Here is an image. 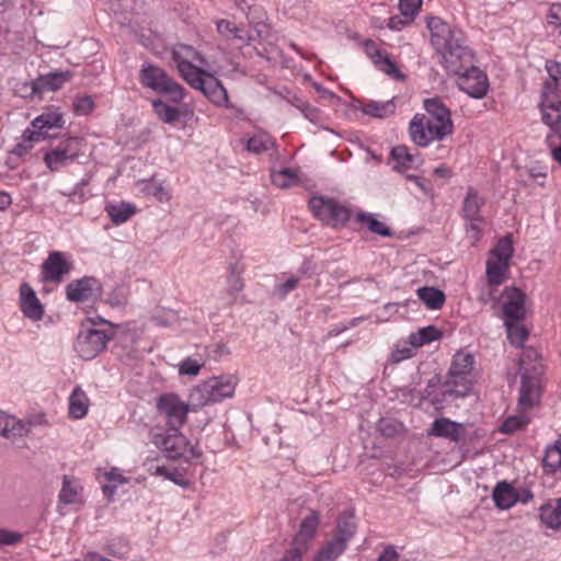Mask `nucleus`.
<instances>
[{"instance_id":"obj_1","label":"nucleus","mask_w":561,"mask_h":561,"mask_svg":"<svg viewBox=\"0 0 561 561\" xmlns=\"http://www.w3.org/2000/svg\"><path fill=\"white\" fill-rule=\"evenodd\" d=\"M431 43L440 55L445 68L450 72H459L473 60V54L465 45L461 30L454 27L438 16L427 19Z\"/></svg>"},{"instance_id":"obj_2","label":"nucleus","mask_w":561,"mask_h":561,"mask_svg":"<svg viewBox=\"0 0 561 561\" xmlns=\"http://www.w3.org/2000/svg\"><path fill=\"white\" fill-rule=\"evenodd\" d=\"M474 357L469 353L458 352L454 355L447 380L442 385V396L466 397L472 388Z\"/></svg>"},{"instance_id":"obj_3","label":"nucleus","mask_w":561,"mask_h":561,"mask_svg":"<svg viewBox=\"0 0 561 561\" xmlns=\"http://www.w3.org/2000/svg\"><path fill=\"white\" fill-rule=\"evenodd\" d=\"M237 386L234 376L213 377L194 387L190 393L193 411L233 396Z\"/></svg>"},{"instance_id":"obj_4","label":"nucleus","mask_w":561,"mask_h":561,"mask_svg":"<svg viewBox=\"0 0 561 561\" xmlns=\"http://www.w3.org/2000/svg\"><path fill=\"white\" fill-rule=\"evenodd\" d=\"M116 329L114 324L105 329L82 324L75 343L76 352L84 360L95 358L106 348L107 343L116 337Z\"/></svg>"},{"instance_id":"obj_5","label":"nucleus","mask_w":561,"mask_h":561,"mask_svg":"<svg viewBox=\"0 0 561 561\" xmlns=\"http://www.w3.org/2000/svg\"><path fill=\"white\" fill-rule=\"evenodd\" d=\"M151 442L164 453L167 458L172 460L183 457L194 459L202 457V451L197 446H190V442L180 433V428L152 432Z\"/></svg>"},{"instance_id":"obj_6","label":"nucleus","mask_w":561,"mask_h":561,"mask_svg":"<svg viewBox=\"0 0 561 561\" xmlns=\"http://www.w3.org/2000/svg\"><path fill=\"white\" fill-rule=\"evenodd\" d=\"M139 81L144 87L168 95L172 102L179 103L184 99L183 88L164 69L156 65H144L139 71Z\"/></svg>"},{"instance_id":"obj_7","label":"nucleus","mask_w":561,"mask_h":561,"mask_svg":"<svg viewBox=\"0 0 561 561\" xmlns=\"http://www.w3.org/2000/svg\"><path fill=\"white\" fill-rule=\"evenodd\" d=\"M83 146L84 139L82 137L69 136L62 138L44 153L43 161L51 172H58L82 154Z\"/></svg>"},{"instance_id":"obj_8","label":"nucleus","mask_w":561,"mask_h":561,"mask_svg":"<svg viewBox=\"0 0 561 561\" xmlns=\"http://www.w3.org/2000/svg\"><path fill=\"white\" fill-rule=\"evenodd\" d=\"M453 133L454 130H448L447 124L425 118V114H415L409 124L410 138L419 147H427L433 141H442Z\"/></svg>"},{"instance_id":"obj_9","label":"nucleus","mask_w":561,"mask_h":561,"mask_svg":"<svg viewBox=\"0 0 561 561\" xmlns=\"http://www.w3.org/2000/svg\"><path fill=\"white\" fill-rule=\"evenodd\" d=\"M522 385L518 398V408L520 411L533 409L540 399V378L543 374V367L540 362H534L530 365H519Z\"/></svg>"},{"instance_id":"obj_10","label":"nucleus","mask_w":561,"mask_h":561,"mask_svg":"<svg viewBox=\"0 0 561 561\" xmlns=\"http://www.w3.org/2000/svg\"><path fill=\"white\" fill-rule=\"evenodd\" d=\"M309 207L319 220L333 228L345 226L351 218L350 209L331 197L312 196Z\"/></svg>"},{"instance_id":"obj_11","label":"nucleus","mask_w":561,"mask_h":561,"mask_svg":"<svg viewBox=\"0 0 561 561\" xmlns=\"http://www.w3.org/2000/svg\"><path fill=\"white\" fill-rule=\"evenodd\" d=\"M157 409L167 420L169 428H181L187 419V413L193 410L191 402L185 403L178 394L164 393L157 401Z\"/></svg>"},{"instance_id":"obj_12","label":"nucleus","mask_w":561,"mask_h":561,"mask_svg":"<svg viewBox=\"0 0 561 561\" xmlns=\"http://www.w3.org/2000/svg\"><path fill=\"white\" fill-rule=\"evenodd\" d=\"M458 76V88L473 99H482L489 89V80L486 75L478 67L473 66V60L454 72Z\"/></svg>"},{"instance_id":"obj_13","label":"nucleus","mask_w":561,"mask_h":561,"mask_svg":"<svg viewBox=\"0 0 561 561\" xmlns=\"http://www.w3.org/2000/svg\"><path fill=\"white\" fill-rule=\"evenodd\" d=\"M62 125V114L55 110H48L32 121L31 127L23 131V139L27 141H42L53 138L54 135H50L48 130L61 128Z\"/></svg>"},{"instance_id":"obj_14","label":"nucleus","mask_w":561,"mask_h":561,"mask_svg":"<svg viewBox=\"0 0 561 561\" xmlns=\"http://www.w3.org/2000/svg\"><path fill=\"white\" fill-rule=\"evenodd\" d=\"M101 294L100 282L91 276L70 282L66 287V297L72 302H82L95 299Z\"/></svg>"},{"instance_id":"obj_15","label":"nucleus","mask_w":561,"mask_h":561,"mask_svg":"<svg viewBox=\"0 0 561 561\" xmlns=\"http://www.w3.org/2000/svg\"><path fill=\"white\" fill-rule=\"evenodd\" d=\"M539 107L542 122L550 127V135H561V100L559 94L541 92Z\"/></svg>"},{"instance_id":"obj_16","label":"nucleus","mask_w":561,"mask_h":561,"mask_svg":"<svg viewBox=\"0 0 561 561\" xmlns=\"http://www.w3.org/2000/svg\"><path fill=\"white\" fill-rule=\"evenodd\" d=\"M71 270L65 253L53 251L42 264V278L44 282L60 283Z\"/></svg>"},{"instance_id":"obj_17","label":"nucleus","mask_w":561,"mask_h":561,"mask_svg":"<svg viewBox=\"0 0 561 561\" xmlns=\"http://www.w3.org/2000/svg\"><path fill=\"white\" fill-rule=\"evenodd\" d=\"M503 320L523 321L526 318V295L516 287H507L503 293Z\"/></svg>"},{"instance_id":"obj_18","label":"nucleus","mask_w":561,"mask_h":561,"mask_svg":"<svg viewBox=\"0 0 561 561\" xmlns=\"http://www.w3.org/2000/svg\"><path fill=\"white\" fill-rule=\"evenodd\" d=\"M20 309L24 317L32 321L43 319L44 306L27 283H22L20 286Z\"/></svg>"},{"instance_id":"obj_19","label":"nucleus","mask_w":561,"mask_h":561,"mask_svg":"<svg viewBox=\"0 0 561 561\" xmlns=\"http://www.w3.org/2000/svg\"><path fill=\"white\" fill-rule=\"evenodd\" d=\"M428 435L458 443L466 435V426L450 419L439 417L432 423Z\"/></svg>"},{"instance_id":"obj_20","label":"nucleus","mask_w":561,"mask_h":561,"mask_svg":"<svg viewBox=\"0 0 561 561\" xmlns=\"http://www.w3.org/2000/svg\"><path fill=\"white\" fill-rule=\"evenodd\" d=\"M217 31L226 41L237 45L239 48L250 44L252 35L243 26H238L236 23L228 20H220L217 22Z\"/></svg>"},{"instance_id":"obj_21","label":"nucleus","mask_w":561,"mask_h":561,"mask_svg":"<svg viewBox=\"0 0 561 561\" xmlns=\"http://www.w3.org/2000/svg\"><path fill=\"white\" fill-rule=\"evenodd\" d=\"M71 78L70 71L50 72L39 76L31 82L32 94L41 95L45 91H57Z\"/></svg>"},{"instance_id":"obj_22","label":"nucleus","mask_w":561,"mask_h":561,"mask_svg":"<svg viewBox=\"0 0 561 561\" xmlns=\"http://www.w3.org/2000/svg\"><path fill=\"white\" fill-rule=\"evenodd\" d=\"M354 517V513L351 511L341 514L337 518L336 527L331 538L339 545L343 546L344 549L347 548L350 540L356 534L357 525Z\"/></svg>"},{"instance_id":"obj_23","label":"nucleus","mask_w":561,"mask_h":561,"mask_svg":"<svg viewBox=\"0 0 561 561\" xmlns=\"http://www.w3.org/2000/svg\"><path fill=\"white\" fill-rule=\"evenodd\" d=\"M424 108L426 111L425 118L433 119L439 124H447L448 130H454L450 111L438 98L425 99Z\"/></svg>"},{"instance_id":"obj_24","label":"nucleus","mask_w":561,"mask_h":561,"mask_svg":"<svg viewBox=\"0 0 561 561\" xmlns=\"http://www.w3.org/2000/svg\"><path fill=\"white\" fill-rule=\"evenodd\" d=\"M199 91L215 105L222 106L228 103V94L221 82L213 75L206 76Z\"/></svg>"},{"instance_id":"obj_25","label":"nucleus","mask_w":561,"mask_h":561,"mask_svg":"<svg viewBox=\"0 0 561 561\" xmlns=\"http://www.w3.org/2000/svg\"><path fill=\"white\" fill-rule=\"evenodd\" d=\"M541 523L553 530L561 529V497L549 500L539 507Z\"/></svg>"},{"instance_id":"obj_26","label":"nucleus","mask_w":561,"mask_h":561,"mask_svg":"<svg viewBox=\"0 0 561 561\" xmlns=\"http://www.w3.org/2000/svg\"><path fill=\"white\" fill-rule=\"evenodd\" d=\"M492 497L495 506L501 510H508L518 501L516 490L506 481L496 484Z\"/></svg>"},{"instance_id":"obj_27","label":"nucleus","mask_w":561,"mask_h":561,"mask_svg":"<svg viewBox=\"0 0 561 561\" xmlns=\"http://www.w3.org/2000/svg\"><path fill=\"white\" fill-rule=\"evenodd\" d=\"M89 399L80 386H77L69 397V415L79 420L87 415Z\"/></svg>"},{"instance_id":"obj_28","label":"nucleus","mask_w":561,"mask_h":561,"mask_svg":"<svg viewBox=\"0 0 561 561\" xmlns=\"http://www.w3.org/2000/svg\"><path fill=\"white\" fill-rule=\"evenodd\" d=\"M172 59L176 64L178 69H181L182 66L193 65L194 61L204 64V58L202 55L192 46L185 44L176 45L173 48Z\"/></svg>"},{"instance_id":"obj_29","label":"nucleus","mask_w":561,"mask_h":561,"mask_svg":"<svg viewBox=\"0 0 561 561\" xmlns=\"http://www.w3.org/2000/svg\"><path fill=\"white\" fill-rule=\"evenodd\" d=\"M390 157L394 161L393 170L398 172H404L411 169L417 159V156L412 154L410 149L404 145L393 147Z\"/></svg>"},{"instance_id":"obj_30","label":"nucleus","mask_w":561,"mask_h":561,"mask_svg":"<svg viewBox=\"0 0 561 561\" xmlns=\"http://www.w3.org/2000/svg\"><path fill=\"white\" fill-rule=\"evenodd\" d=\"M546 70L549 75V79L543 82L541 92H546V94H559V87L561 82V62L556 60H547Z\"/></svg>"},{"instance_id":"obj_31","label":"nucleus","mask_w":561,"mask_h":561,"mask_svg":"<svg viewBox=\"0 0 561 561\" xmlns=\"http://www.w3.org/2000/svg\"><path fill=\"white\" fill-rule=\"evenodd\" d=\"M483 203V199L479 196L477 191L472 187H469L462 205L465 219L480 220V210Z\"/></svg>"},{"instance_id":"obj_32","label":"nucleus","mask_w":561,"mask_h":561,"mask_svg":"<svg viewBox=\"0 0 561 561\" xmlns=\"http://www.w3.org/2000/svg\"><path fill=\"white\" fill-rule=\"evenodd\" d=\"M117 343L114 346V352L119 358L131 359L136 357L137 348L135 347L136 335L131 332H124L121 336H116Z\"/></svg>"},{"instance_id":"obj_33","label":"nucleus","mask_w":561,"mask_h":561,"mask_svg":"<svg viewBox=\"0 0 561 561\" xmlns=\"http://www.w3.org/2000/svg\"><path fill=\"white\" fill-rule=\"evenodd\" d=\"M542 463L547 473L561 470V437L546 448Z\"/></svg>"},{"instance_id":"obj_34","label":"nucleus","mask_w":561,"mask_h":561,"mask_svg":"<svg viewBox=\"0 0 561 561\" xmlns=\"http://www.w3.org/2000/svg\"><path fill=\"white\" fill-rule=\"evenodd\" d=\"M508 270V262L490 257L486 261V278L491 286H500L504 282V275Z\"/></svg>"},{"instance_id":"obj_35","label":"nucleus","mask_w":561,"mask_h":561,"mask_svg":"<svg viewBox=\"0 0 561 561\" xmlns=\"http://www.w3.org/2000/svg\"><path fill=\"white\" fill-rule=\"evenodd\" d=\"M442 332L434 325H427L419 329L416 332L409 335V343L413 347H421L433 341L439 340Z\"/></svg>"},{"instance_id":"obj_36","label":"nucleus","mask_w":561,"mask_h":561,"mask_svg":"<svg viewBox=\"0 0 561 561\" xmlns=\"http://www.w3.org/2000/svg\"><path fill=\"white\" fill-rule=\"evenodd\" d=\"M417 296L432 310L440 309L445 302V294L435 287L419 288Z\"/></svg>"},{"instance_id":"obj_37","label":"nucleus","mask_w":561,"mask_h":561,"mask_svg":"<svg viewBox=\"0 0 561 561\" xmlns=\"http://www.w3.org/2000/svg\"><path fill=\"white\" fill-rule=\"evenodd\" d=\"M362 111L363 113L373 117L385 118L394 113L396 104L393 100H388L385 102L369 101L363 105Z\"/></svg>"},{"instance_id":"obj_38","label":"nucleus","mask_w":561,"mask_h":561,"mask_svg":"<svg viewBox=\"0 0 561 561\" xmlns=\"http://www.w3.org/2000/svg\"><path fill=\"white\" fill-rule=\"evenodd\" d=\"M504 325L506 328L507 339L511 344L517 347L523 346L529 335V332L522 323V321L505 320Z\"/></svg>"},{"instance_id":"obj_39","label":"nucleus","mask_w":561,"mask_h":561,"mask_svg":"<svg viewBox=\"0 0 561 561\" xmlns=\"http://www.w3.org/2000/svg\"><path fill=\"white\" fill-rule=\"evenodd\" d=\"M182 78L194 89L199 90L204 83V79L209 73L205 70L194 66L186 65L182 66L181 69H178Z\"/></svg>"},{"instance_id":"obj_40","label":"nucleus","mask_w":561,"mask_h":561,"mask_svg":"<svg viewBox=\"0 0 561 561\" xmlns=\"http://www.w3.org/2000/svg\"><path fill=\"white\" fill-rule=\"evenodd\" d=\"M356 220L360 224H364L371 232L379 234L381 237H391L392 232L386 224L379 221L373 214L369 213H358L356 215Z\"/></svg>"},{"instance_id":"obj_41","label":"nucleus","mask_w":561,"mask_h":561,"mask_svg":"<svg viewBox=\"0 0 561 561\" xmlns=\"http://www.w3.org/2000/svg\"><path fill=\"white\" fill-rule=\"evenodd\" d=\"M345 550L343 546L330 539L319 549L313 561H336Z\"/></svg>"},{"instance_id":"obj_42","label":"nucleus","mask_w":561,"mask_h":561,"mask_svg":"<svg viewBox=\"0 0 561 561\" xmlns=\"http://www.w3.org/2000/svg\"><path fill=\"white\" fill-rule=\"evenodd\" d=\"M106 210L115 225L126 222L135 214V207L126 203L110 205Z\"/></svg>"},{"instance_id":"obj_43","label":"nucleus","mask_w":561,"mask_h":561,"mask_svg":"<svg viewBox=\"0 0 561 561\" xmlns=\"http://www.w3.org/2000/svg\"><path fill=\"white\" fill-rule=\"evenodd\" d=\"M152 107L157 116L167 124H172L180 117V112L176 107L164 103L161 100L152 101Z\"/></svg>"},{"instance_id":"obj_44","label":"nucleus","mask_w":561,"mask_h":561,"mask_svg":"<svg viewBox=\"0 0 561 561\" xmlns=\"http://www.w3.org/2000/svg\"><path fill=\"white\" fill-rule=\"evenodd\" d=\"M319 522L320 516L318 512L311 511L310 514L301 520L298 536L302 540L311 539L316 534Z\"/></svg>"},{"instance_id":"obj_45","label":"nucleus","mask_w":561,"mask_h":561,"mask_svg":"<svg viewBox=\"0 0 561 561\" xmlns=\"http://www.w3.org/2000/svg\"><path fill=\"white\" fill-rule=\"evenodd\" d=\"M272 184L279 188H288L294 185L298 179L295 171L285 168L279 171L272 172L271 174Z\"/></svg>"},{"instance_id":"obj_46","label":"nucleus","mask_w":561,"mask_h":561,"mask_svg":"<svg viewBox=\"0 0 561 561\" xmlns=\"http://www.w3.org/2000/svg\"><path fill=\"white\" fill-rule=\"evenodd\" d=\"M513 252L514 249L511 236H505L499 240L494 249L491 251V257L510 262Z\"/></svg>"},{"instance_id":"obj_47","label":"nucleus","mask_w":561,"mask_h":561,"mask_svg":"<svg viewBox=\"0 0 561 561\" xmlns=\"http://www.w3.org/2000/svg\"><path fill=\"white\" fill-rule=\"evenodd\" d=\"M273 145L274 142L267 134H256L248 140L247 149L259 154L267 151Z\"/></svg>"},{"instance_id":"obj_48","label":"nucleus","mask_w":561,"mask_h":561,"mask_svg":"<svg viewBox=\"0 0 561 561\" xmlns=\"http://www.w3.org/2000/svg\"><path fill=\"white\" fill-rule=\"evenodd\" d=\"M528 422H529V419L524 414L510 416L500 426V432L505 433V434H513V433L526 427Z\"/></svg>"},{"instance_id":"obj_49","label":"nucleus","mask_w":561,"mask_h":561,"mask_svg":"<svg viewBox=\"0 0 561 561\" xmlns=\"http://www.w3.org/2000/svg\"><path fill=\"white\" fill-rule=\"evenodd\" d=\"M440 386V378L438 376L432 377L426 388L423 392H421L420 401H428L431 404H437L440 403V398L437 392V388Z\"/></svg>"},{"instance_id":"obj_50","label":"nucleus","mask_w":561,"mask_h":561,"mask_svg":"<svg viewBox=\"0 0 561 561\" xmlns=\"http://www.w3.org/2000/svg\"><path fill=\"white\" fill-rule=\"evenodd\" d=\"M229 271L228 290L231 295L238 294L243 289V280L241 277L243 268L239 267L238 264H231Z\"/></svg>"},{"instance_id":"obj_51","label":"nucleus","mask_w":561,"mask_h":561,"mask_svg":"<svg viewBox=\"0 0 561 561\" xmlns=\"http://www.w3.org/2000/svg\"><path fill=\"white\" fill-rule=\"evenodd\" d=\"M380 71L390 76L393 79H403V73L398 69L396 62L386 54L376 65Z\"/></svg>"},{"instance_id":"obj_52","label":"nucleus","mask_w":561,"mask_h":561,"mask_svg":"<svg viewBox=\"0 0 561 561\" xmlns=\"http://www.w3.org/2000/svg\"><path fill=\"white\" fill-rule=\"evenodd\" d=\"M28 432V426L24 424L22 421L15 419L14 416H9L8 420V431L5 432L4 436L5 438H13V437H22L26 435Z\"/></svg>"},{"instance_id":"obj_53","label":"nucleus","mask_w":561,"mask_h":561,"mask_svg":"<svg viewBox=\"0 0 561 561\" xmlns=\"http://www.w3.org/2000/svg\"><path fill=\"white\" fill-rule=\"evenodd\" d=\"M77 489L72 485V481L67 476L64 477L62 488L59 493V500L64 504H72L77 501Z\"/></svg>"},{"instance_id":"obj_54","label":"nucleus","mask_w":561,"mask_h":561,"mask_svg":"<svg viewBox=\"0 0 561 561\" xmlns=\"http://www.w3.org/2000/svg\"><path fill=\"white\" fill-rule=\"evenodd\" d=\"M402 430V424L393 419H380L378 431L386 437H393Z\"/></svg>"},{"instance_id":"obj_55","label":"nucleus","mask_w":561,"mask_h":561,"mask_svg":"<svg viewBox=\"0 0 561 561\" xmlns=\"http://www.w3.org/2000/svg\"><path fill=\"white\" fill-rule=\"evenodd\" d=\"M94 108V100L90 95L78 96L73 102V110L78 115H88Z\"/></svg>"},{"instance_id":"obj_56","label":"nucleus","mask_w":561,"mask_h":561,"mask_svg":"<svg viewBox=\"0 0 561 561\" xmlns=\"http://www.w3.org/2000/svg\"><path fill=\"white\" fill-rule=\"evenodd\" d=\"M422 5V0H399V9L404 18L413 20Z\"/></svg>"},{"instance_id":"obj_57","label":"nucleus","mask_w":561,"mask_h":561,"mask_svg":"<svg viewBox=\"0 0 561 561\" xmlns=\"http://www.w3.org/2000/svg\"><path fill=\"white\" fill-rule=\"evenodd\" d=\"M203 364L191 357L185 358L179 366V373L181 375L196 376L198 375Z\"/></svg>"},{"instance_id":"obj_58","label":"nucleus","mask_w":561,"mask_h":561,"mask_svg":"<svg viewBox=\"0 0 561 561\" xmlns=\"http://www.w3.org/2000/svg\"><path fill=\"white\" fill-rule=\"evenodd\" d=\"M145 192L149 195H153L160 202L169 201L170 198L168 191L162 186V184L154 181L146 184Z\"/></svg>"},{"instance_id":"obj_59","label":"nucleus","mask_w":561,"mask_h":561,"mask_svg":"<svg viewBox=\"0 0 561 561\" xmlns=\"http://www.w3.org/2000/svg\"><path fill=\"white\" fill-rule=\"evenodd\" d=\"M364 48L365 53L371 59L374 65H376L387 54L386 51L379 49L377 44L371 39L365 41Z\"/></svg>"},{"instance_id":"obj_60","label":"nucleus","mask_w":561,"mask_h":561,"mask_svg":"<svg viewBox=\"0 0 561 561\" xmlns=\"http://www.w3.org/2000/svg\"><path fill=\"white\" fill-rule=\"evenodd\" d=\"M497 287L489 285V288L479 295V301L483 305L491 304L492 308H495L499 302Z\"/></svg>"},{"instance_id":"obj_61","label":"nucleus","mask_w":561,"mask_h":561,"mask_svg":"<svg viewBox=\"0 0 561 561\" xmlns=\"http://www.w3.org/2000/svg\"><path fill=\"white\" fill-rule=\"evenodd\" d=\"M298 283L299 278L291 276L286 282L278 284L275 287V293L276 295H278L279 298H285L288 295V293H290L297 287Z\"/></svg>"},{"instance_id":"obj_62","label":"nucleus","mask_w":561,"mask_h":561,"mask_svg":"<svg viewBox=\"0 0 561 561\" xmlns=\"http://www.w3.org/2000/svg\"><path fill=\"white\" fill-rule=\"evenodd\" d=\"M547 144L551 149L553 159L561 164V135H548Z\"/></svg>"},{"instance_id":"obj_63","label":"nucleus","mask_w":561,"mask_h":561,"mask_svg":"<svg viewBox=\"0 0 561 561\" xmlns=\"http://www.w3.org/2000/svg\"><path fill=\"white\" fill-rule=\"evenodd\" d=\"M468 221L467 232L471 239L478 241L481 238L482 229L481 225L483 224V217H480V220L476 219H466Z\"/></svg>"},{"instance_id":"obj_64","label":"nucleus","mask_w":561,"mask_h":561,"mask_svg":"<svg viewBox=\"0 0 561 561\" xmlns=\"http://www.w3.org/2000/svg\"><path fill=\"white\" fill-rule=\"evenodd\" d=\"M547 22L549 25L559 26V23H561V3L551 4L547 14Z\"/></svg>"}]
</instances>
